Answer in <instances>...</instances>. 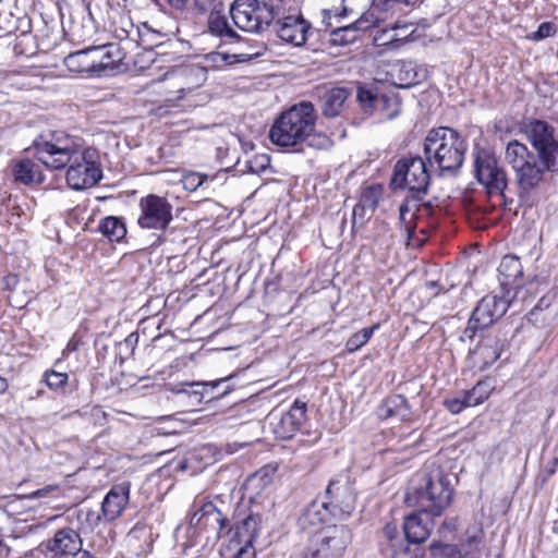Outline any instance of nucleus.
Segmentation results:
<instances>
[{
	"instance_id": "f257e3e1",
	"label": "nucleus",
	"mask_w": 558,
	"mask_h": 558,
	"mask_svg": "<svg viewBox=\"0 0 558 558\" xmlns=\"http://www.w3.org/2000/svg\"><path fill=\"white\" fill-rule=\"evenodd\" d=\"M36 158L48 169L68 167L66 183L76 191L95 186L102 179L99 151L82 138L63 131L38 136L33 143Z\"/></svg>"
},
{
	"instance_id": "f03ea898",
	"label": "nucleus",
	"mask_w": 558,
	"mask_h": 558,
	"mask_svg": "<svg viewBox=\"0 0 558 558\" xmlns=\"http://www.w3.org/2000/svg\"><path fill=\"white\" fill-rule=\"evenodd\" d=\"M456 478L438 465L426 464L411 478L404 501L409 507L438 517L451 502Z\"/></svg>"
},
{
	"instance_id": "7ed1b4c3",
	"label": "nucleus",
	"mask_w": 558,
	"mask_h": 558,
	"mask_svg": "<svg viewBox=\"0 0 558 558\" xmlns=\"http://www.w3.org/2000/svg\"><path fill=\"white\" fill-rule=\"evenodd\" d=\"M316 119L312 102L295 104L275 120L269 138L280 147H294L307 141L308 146L326 148L330 145V140L326 135L314 134Z\"/></svg>"
},
{
	"instance_id": "20e7f679",
	"label": "nucleus",
	"mask_w": 558,
	"mask_h": 558,
	"mask_svg": "<svg viewBox=\"0 0 558 558\" xmlns=\"http://www.w3.org/2000/svg\"><path fill=\"white\" fill-rule=\"evenodd\" d=\"M505 158L514 172L521 198L527 197L531 192L537 190L545 173L554 171L557 166V163L546 165L544 159H539L525 144L517 140L507 144Z\"/></svg>"
},
{
	"instance_id": "39448f33",
	"label": "nucleus",
	"mask_w": 558,
	"mask_h": 558,
	"mask_svg": "<svg viewBox=\"0 0 558 558\" xmlns=\"http://www.w3.org/2000/svg\"><path fill=\"white\" fill-rule=\"evenodd\" d=\"M466 143L460 134L447 126L433 129L424 142V154L430 163H436L445 173H454L463 163Z\"/></svg>"
},
{
	"instance_id": "423d86ee",
	"label": "nucleus",
	"mask_w": 558,
	"mask_h": 558,
	"mask_svg": "<svg viewBox=\"0 0 558 558\" xmlns=\"http://www.w3.org/2000/svg\"><path fill=\"white\" fill-rule=\"evenodd\" d=\"M280 13V0L278 3H268L266 0H234L230 8L234 25L253 34L266 31Z\"/></svg>"
},
{
	"instance_id": "0eeeda50",
	"label": "nucleus",
	"mask_w": 558,
	"mask_h": 558,
	"mask_svg": "<svg viewBox=\"0 0 558 558\" xmlns=\"http://www.w3.org/2000/svg\"><path fill=\"white\" fill-rule=\"evenodd\" d=\"M429 172L421 157H404L393 168L390 187L393 191L407 190L413 201L422 199L429 186Z\"/></svg>"
},
{
	"instance_id": "6e6552de",
	"label": "nucleus",
	"mask_w": 558,
	"mask_h": 558,
	"mask_svg": "<svg viewBox=\"0 0 558 558\" xmlns=\"http://www.w3.org/2000/svg\"><path fill=\"white\" fill-rule=\"evenodd\" d=\"M351 542L348 525H327L314 534L302 558H342Z\"/></svg>"
},
{
	"instance_id": "1a4fd4ad",
	"label": "nucleus",
	"mask_w": 558,
	"mask_h": 558,
	"mask_svg": "<svg viewBox=\"0 0 558 558\" xmlns=\"http://www.w3.org/2000/svg\"><path fill=\"white\" fill-rule=\"evenodd\" d=\"M526 138L546 165L557 163L558 137L555 128L547 121L532 119L524 124Z\"/></svg>"
},
{
	"instance_id": "9d476101",
	"label": "nucleus",
	"mask_w": 558,
	"mask_h": 558,
	"mask_svg": "<svg viewBox=\"0 0 558 558\" xmlns=\"http://www.w3.org/2000/svg\"><path fill=\"white\" fill-rule=\"evenodd\" d=\"M509 302L495 294L485 295L473 310L463 330V338L472 340L478 331L493 325L508 310Z\"/></svg>"
},
{
	"instance_id": "9b49d317",
	"label": "nucleus",
	"mask_w": 558,
	"mask_h": 558,
	"mask_svg": "<svg viewBox=\"0 0 558 558\" xmlns=\"http://www.w3.org/2000/svg\"><path fill=\"white\" fill-rule=\"evenodd\" d=\"M137 223L142 229L165 231L172 221V205L167 198L149 194L138 204Z\"/></svg>"
},
{
	"instance_id": "f8f14e48",
	"label": "nucleus",
	"mask_w": 558,
	"mask_h": 558,
	"mask_svg": "<svg viewBox=\"0 0 558 558\" xmlns=\"http://www.w3.org/2000/svg\"><path fill=\"white\" fill-rule=\"evenodd\" d=\"M474 172L477 181L489 194H502L508 185L507 173L498 165L496 157L487 150H480L474 159Z\"/></svg>"
},
{
	"instance_id": "ddd939ff",
	"label": "nucleus",
	"mask_w": 558,
	"mask_h": 558,
	"mask_svg": "<svg viewBox=\"0 0 558 558\" xmlns=\"http://www.w3.org/2000/svg\"><path fill=\"white\" fill-rule=\"evenodd\" d=\"M326 495L328 500L324 502L333 519L345 520L354 511L355 495L348 483L330 482Z\"/></svg>"
},
{
	"instance_id": "4468645a",
	"label": "nucleus",
	"mask_w": 558,
	"mask_h": 558,
	"mask_svg": "<svg viewBox=\"0 0 558 558\" xmlns=\"http://www.w3.org/2000/svg\"><path fill=\"white\" fill-rule=\"evenodd\" d=\"M110 51L105 53L101 47H93L70 53L64 58V64L71 72H99L110 64L109 60H104L105 58L110 59Z\"/></svg>"
},
{
	"instance_id": "2eb2a0df",
	"label": "nucleus",
	"mask_w": 558,
	"mask_h": 558,
	"mask_svg": "<svg viewBox=\"0 0 558 558\" xmlns=\"http://www.w3.org/2000/svg\"><path fill=\"white\" fill-rule=\"evenodd\" d=\"M130 489L131 484L129 482L113 485L101 502V512L97 513L95 519H92V513H88L87 520L95 523H98L101 519L108 522L114 521L121 515L129 502Z\"/></svg>"
},
{
	"instance_id": "dca6fc26",
	"label": "nucleus",
	"mask_w": 558,
	"mask_h": 558,
	"mask_svg": "<svg viewBox=\"0 0 558 558\" xmlns=\"http://www.w3.org/2000/svg\"><path fill=\"white\" fill-rule=\"evenodd\" d=\"M44 551L50 553L52 558L74 556L82 551V539L80 534L72 527L58 530L53 537L41 543Z\"/></svg>"
},
{
	"instance_id": "f3484780",
	"label": "nucleus",
	"mask_w": 558,
	"mask_h": 558,
	"mask_svg": "<svg viewBox=\"0 0 558 558\" xmlns=\"http://www.w3.org/2000/svg\"><path fill=\"white\" fill-rule=\"evenodd\" d=\"M306 420V403L295 400L290 410L282 414L274 427L278 438L290 439L299 432Z\"/></svg>"
},
{
	"instance_id": "a211bd4d",
	"label": "nucleus",
	"mask_w": 558,
	"mask_h": 558,
	"mask_svg": "<svg viewBox=\"0 0 558 558\" xmlns=\"http://www.w3.org/2000/svg\"><path fill=\"white\" fill-rule=\"evenodd\" d=\"M277 19L275 32L281 40L294 46H302L306 41L310 25L302 17L289 15Z\"/></svg>"
},
{
	"instance_id": "6ab92c4d",
	"label": "nucleus",
	"mask_w": 558,
	"mask_h": 558,
	"mask_svg": "<svg viewBox=\"0 0 558 558\" xmlns=\"http://www.w3.org/2000/svg\"><path fill=\"white\" fill-rule=\"evenodd\" d=\"M430 515L417 510L404 518L403 531L408 543L421 544L429 537L433 529Z\"/></svg>"
},
{
	"instance_id": "aec40b11",
	"label": "nucleus",
	"mask_w": 558,
	"mask_h": 558,
	"mask_svg": "<svg viewBox=\"0 0 558 558\" xmlns=\"http://www.w3.org/2000/svg\"><path fill=\"white\" fill-rule=\"evenodd\" d=\"M380 420L395 418L400 422L409 421L412 416L408 400L402 395H393L386 398L377 409Z\"/></svg>"
},
{
	"instance_id": "412c9836",
	"label": "nucleus",
	"mask_w": 558,
	"mask_h": 558,
	"mask_svg": "<svg viewBox=\"0 0 558 558\" xmlns=\"http://www.w3.org/2000/svg\"><path fill=\"white\" fill-rule=\"evenodd\" d=\"M262 517L258 513H252L243 519L235 527H230L227 532L233 533L231 542H238L239 545L253 546L256 536L259 533Z\"/></svg>"
},
{
	"instance_id": "4be33fe9",
	"label": "nucleus",
	"mask_w": 558,
	"mask_h": 558,
	"mask_svg": "<svg viewBox=\"0 0 558 558\" xmlns=\"http://www.w3.org/2000/svg\"><path fill=\"white\" fill-rule=\"evenodd\" d=\"M504 351V341L497 336H487L481 340L480 344L473 350L472 354L481 368H485L495 363Z\"/></svg>"
},
{
	"instance_id": "5701e85b",
	"label": "nucleus",
	"mask_w": 558,
	"mask_h": 558,
	"mask_svg": "<svg viewBox=\"0 0 558 558\" xmlns=\"http://www.w3.org/2000/svg\"><path fill=\"white\" fill-rule=\"evenodd\" d=\"M330 517L328 508L324 501L315 500L311 502L303 511L299 519V523L303 530L316 534L319 526Z\"/></svg>"
},
{
	"instance_id": "b1692460",
	"label": "nucleus",
	"mask_w": 558,
	"mask_h": 558,
	"mask_svg": "<svg viewBox=\"0 0 558 558\" xmlns=\"http://www.w3.org/2000/svg\"><path fill=\"white\" fill-rule=\"evenodd\" d=\"M349 95V90L343 87H335L326 90L320 99L322 114L325 118L339 116Z\"/></svg>"
},
{
	"instance_id": "393cba45",
	"label": "nucleus",
	"mask_w": 558,
	"mask_h": 558,
	"mask_svg": "<svg viewBox=\"0 0 558 558\" xmlns=\"http://www.w3.org/2000/svg\"><path fill=\"white\" fill-rule=\"evenodd\" d=\"M416 201L407 198L399 207V226L404 231L407 243L411 244L416 228Z\"/></svg>"
},
{
	"instance_id": "a878e982",
	"label": "nucleus",
	"mask_w": 558,
	"mask_h": 558,
	"mask_svg": "<svg viewBox=\"0 0 558 558\" xmlns=\"http://www.w3.org/2000/svg\"><path fill=\"white\" fill-rule=\"evenodd\" d=\"M13 177L15 182L29 185L32 183H40L43 175L38 167L31 159H22L15 163L13 168Z\"/></svg>"
},
{
	"instance_id": "bb28decb",
	"label": "nucleus",
	"mask_w": 558,
	"mask_h": 558,
	"mask_svg": "<svg viewBox=\"0 0 558 558\" xmlns=\"http://www.w3.org/2000/svg\"><path fill=\"white\" fill-rule=\"evenodd\" d=\"M498 271L504 278L501 284H513L523 276L521 262L513 255H507L501 259Z\"/></svg>"
},
{
	"instance_id": "cd10ccee",
	"label": "nucleus",
	"mask_w": 558,
	"mask_h": 558,
	"mask_svg": "<svg viewBox=\"0 0 558 558\" xmlns=\"http://www.w3.org/2000/svg\"><path fill=\"white\" fill-rule=\"evenodd\" d=\"M401 110V99L395 92L381 93L378 98L376 113H379L384 119L392 120L399 116Z\"/></svg>"
},
{
	"instance_id": "c85d7f7f",
	"label": "nucleus",
	"mask_w": 558,
	"mask_h": 558,
	"mask_svg": "<svg viewBox=\"0 0 558 558\" xmlns=\"http://www.w3.org/2000/svg\"><path fill=\"white\" fill-rule=\"evenodd\" d=\"M381 96L378 87L373 85H361L356 90V99L365 113H376L378 98Z\"/></svg>"
},
{
	"instance_id": "c756f323",
	"label": "nucleus",
	"mask_w": 558,
	"mask_h": 558,
	"mask_svg": "<svg viewBox=\"0 0 558 558\" xmlns=\"http://www.w3.org/2000/svg\"><path fill=\"white\" fill-rule=\"evenodd\" d=\"M493 390V380L485 379L477 381L470 390H465L462 393L465 398L466 405L471 408L476 407L487 400Z\"/></svg>"
},
{
	"instance_id": "7c9ffc66",
	"label": "nucleus",
	"mask_w": 558,
	"mask_h": 558,
	"mask_svg": "<svg viewBox=\"0 0 558 558\" xmlns=\"http://www.w3.org/2000/svg\"><path fill=\"white\" fill-rule=\"evenodd\" d=\"M98 229L112 242L121 241L126 234V227L124 222L120 218L113 216L104 218L100 221Z\"/></svg>"
},
{
	"instance_id": "2f4dec72",
	"label": "nucleus",
	"mask_w": 558,
	"mask_h": 558,
	"mask_svg": "<svg viewBox=\"0 0 558 558\" xmlns=\"http://www.w3.org/2000/svg\"><path fill=\"white\" fill-rule=\"evenodd\" d=\"M359 37V33L351 24L339 26L330 32L326 45L329 47L348 46L354 43Z\"/></svg>"
},
{
	"instance_id": "473e14b6",
	"label": "nucleus",
	"mask_w": 558,
	"mask_h": 558,
	"mask_svg": "<svg viewBox=\"0 0 558 558\" xmlns=\"http://www.w3.org/2000/svg\"><path fill=\"white\" fill-rule=\"evenodd\" d=\"M208 28L213 35L219 37H226L230 39L240 38L238 33L229 25L226 16L220 15L219 13H211L209 15Z\"/></svg>"
},
{
	"instance_id": "72a5a7b5",
	"label": "nucleus",
	"mask_w": 558,
	"mask_h": 558,
	"mask_svg": "<svg viewBox=\"0 0 558 558\" xmlns=\"http://www.w3.org/2000/svg\"><path fill=\"white\" fill-rule=\"evenodd\" d=\"M383 192L384 190L380 184H371L362 189L359 202L368 209L369 216L376 210Z\"/></svg>"
},
{
	"instance_id": "f704fd0d",
	"label": "nucleus",
	"mask_w": 558,
	"mask_h": 558,
	"mask_svg": "<svg viewBox=\"0 0 558 558\" xmlns=\"http://www.w3.org/2000/svg\"><path fill=\"white\" fill-rule=\"evenodd\" d=\"M131 29L128 31L126 28H121V34H118L117 36L123 40V39H131L134 41H137L135 38L138 37L140 45H142L144 48H153L154 46H158L157 44H150L149 37L159 36L158 33L151 32L147 29L145 33H141L138 28H135L132 23H130Z\"/></svg>"
},
{
	"instance_id": "c9c22d12",
	"label": "nucleus",
	"mask_w": 558,
	"mask_h": 558,
	"mask_svg": "<svg viewBox=\"0 0 558 558\" xmlns=\"http://www.w3.org/2000/svg\"><path fill=\"white\" fill-rule=\"evenodd\" d=\"M378 328V325H374L372 327L363 328L357 332L353 333L345 342V349L349 352H355L365 345L374 331Z\"/></svg>"
},
{
	"instance_id": "e433bc0d",
	"label": "nucleus",
	"mask_w": 558,
	"mask_h": 558,
	"mask_svg": "<svg viewBox=\"0 0 558 558\" xmlns=\"http://www.w3.org/2000/svg\"><path fill=\"white\" fill-rule=\"evenodd\" d=\"M429 551L433 558H462V550L456 545L432 543Z\"/></svg>"
},
{
	"instance_id": "4c0bfd02",
	"label": "nucleus",
	"mask_w": 558,
	"mask_h": 558,
	"mask_svg": "<svg viewBox=\"0 0 558 558\" xmlns=\"http://www.w3.org/2000/svg\"><path fill=\"white\" fill-rule=\"evenodd\" d=\"M68 373L58 372L56 369H47L43 376V381L49 389L54 391L62 389L68 384Z\"/></svg>"
},
{
	"instance_id": "58836bf2",
	"label": "nucleus",
	"mask_w": 558,
	"mask_h": 558,
	"mask_svg": "<svg viewBox=\"0 0 558 558\" xmlns=\"http://www.w3.org/2000/svg\"><path fill=\"white\" fill-rule=\"evenodd\" d=\"M204 513L206 518L209 520H215L216 527L215 531L218 535H221L225 529L229 527V521L226 515L221 513L219 509H217L213 504H208L204 506Z\"/></svg>"
},
{
	"instance_id": "ea45409f",
	"label": "nucleus",
	"mask_w": 558,
	"mask_h": 558,
	"mask_svg": "<svg viewBox=\"0 0 558 558\" xmlns=\"http://www.w3.org/2000/svg\"><path fill=\"white\" fill-rule=\"evenodd\" d=\"M231 378H232V376H229V377L220 378L218 380L202 384L203 391L201 392V395L203 396L205 393L206 395L210 393L211 395L210 398H221V397L226 396L229 391H231L233 389L230 385H227L221 392L214 393V390L216 388H218L219 386L227 384Z\"/></svg>"
},
{
	"instance_id": "a19ab883",
	"label": "nucleus",
	"mask_w": 558,
	"mask_h": 558,
	"mask_svg": "<svg viewBox=\"0 0 558 558\" xmlns=\"http://www.w3.org/2000/svg\"><path fill=\"white\" fill-rule=\"evenodd\" d=\"M193 0H160V3H155L159 8H168L174 13L183 14L192 7Z\"/></svg>"
},
{
	"instance_id": "79ce46f5",
	"label": "nucleus",
	"mask_w": 558,
	"mask_h": 558,
	"mask_svg": "<svg viewBox=\"0 0 558 558\" xmlns=\"http://www.w3.org/2000/svg\"><path fill=\"white\" fill-rule=\"evenodd\" d=\"M481 539L476 536L469 537L465 543L461 545L462 558H480L478 545Z\"/></svg>"
},
{
	"instance_id": "37998d69",
	"label": "nucleus",
	"mask_w": 558,
	"mask_h": 558,
	"mask_svg": "<svg viewBox=\"0 0 558 558\" xmlns=\"http://www.w3.org/2000/svg\"><path fill=\"white\" fill-rule=\"evenodd\" d=\"M442 403L444 407L452 414H459L465 408H470L466 405L465 398L462 392L458 397L445 399Z\"/></svg>"
},
{
	"instance_id": "c03bdc74",
	"label": "nucleus",
	"mask_w": 558,
	"mask_h": 558,
	"mask_svg": "<svg viewBox=\"0 0 558 558\" xmlns=\"http://www.w3.org/2000/svg\"><path fill=\"white\" fill-rule=\"evenodd\" d=\"M378 19L375 17L373 12H366L362 14L355 22L352 23L357 33L365 32L371 27L375 26Z\"/></svg>"
},
{
	"instance_id": "a18cd8bd",
	"label": "nucleus",
	"mask_w": 558,
	"mask_h": 558,
	"mask_svg": "<svg viewBox=\"0 0 558 558\" xmlns=\"http://www.w3.org/2000/svg\"><path fill=\"white\" fill-rule=\"evenodd\" d=\"M391 558H417V555L410 550L408 542L400 541L398 544H391Z\"/></svg>"
},
{
	"instance_id": "49530a36",
	"label": "nucleus",
	"mask_w": 558,
	"mask_h": 558,
	"mask_svg": "<svg viewBox=\"0 0 558 558\" xmlns=\"http://www.w3.org/2000/svg\"><path fill=\"white\" fill-rule=\"evenodd\" d=\"M555 32H556L555 24L549 23V22H544L538 26L537 31H535L534 33L529 35V38L532 40H542V39L553 36L555 34Z\"/></svg>"
},
{
	"instance_id": "de8ad7c7",
	"label": "nucleus",
	"mask_w": 558,
	"mask_h": 558,
	"mask_svg": "<svg viewBox=\"0 0 558 558\" xmlns=\"http://www.w3.org/2000/svg\"><path fill=\"white\" fill-rule=\"evenodd\" d=\"M205 180H206V175H203L197 172H193V173H190L184 177L183 185L186 190L194 191L198 186H201Z\"/></svg>"
},
{
	"instance_id": "09e8293b",
	"label": "nucleus",
	"mask_w": 558,
	"mask_h": 558,
	"mask_svg": "<svg viewBox=\"0 0 558 558\" xmlns=\"http://www.w3.org/2000/svg\"><path fill=\"white\" fill-rule=\"evenodd\" d=\"M368 213V209L365 208L360 202L354 206L353 213H352V225L353 227L360 221L361 225L364 223L366 219V214Z\"/></svg>"
},
{
	"instance_id": "8fccbe9b",
	"label": "nucleus",
	"mask_w": 558,
	"mask_h": 558,
	"mask_svg": "<svg viewBox=\"0 0 558 558\" xmlns=\"http://www.w3.org/2000/svg\"><path fill=\"white\" fill-rule=\"evenodd\" d=\"M383 535L386 537V539L389 542V545L391 544H398L401 539L397 541L398 537V530L397 525L393 523H387L383 530Z\"/></svg>"
},
{
	"instance_id": "3c124183",
	"label": "nucleus",
	"mask_w": 558,
	"mask_h": 558,
	"mask_svg": "<svg viewBox=\"0 0 558 558\" xmlns=\"http://www.w3.org/2000/svg\"><path fill=\"white\" fill-rule=\"evenodd\" d=\"M398 29H400L399 26H396L395 28H392V34H390L391 32H389V31H384L380 36L375 37V40L379 41V40H381L383 36L389 35L387 40L380 41L378 45L386 46L388 44L393 45L395 43H399V41H401V38L399 37V34L396 33V31H398Z\"/></svg>"
},
{
	"instance_id": "603ef678",
	"label": "nucleus",
	"mask_w": 558,
	"mask_h": 558,
	"mask_svg": "<svg viewBox=\"0 0 558 558\" xmlns=\"http://www.w3.org/2000/svg\"><path fill=\"white\" fill-rule=\"evenodd\" d=\"M232 558H256L254 546L241 545Z\"/></svg>"
},
{
	"instance_id": "864d4df0",
	"label": "nucleus",
	"mask_w": 558,
	"mask_h": 558,
	"mask_svg": "<svg viewBox=\"0 0 558 558\" xmlns=\"http://www.w3.org/2000/svg\"><path fill=\"white\" fill-rule=\"evenodd\" d=\"M399 0H373V9L379 11L391 10Z\"/></svg>"
},
{
	"instance_id": "5fc2aeb1",
	"label": "nucleus",
	"mask_w": 558,
	"mask_h": 558,
	"mask_svg": "<svg viewBox=\"0 0 558 558\" xmlns=\"http://www.w3.org/2000/svg\"><path fill=\"white\" fill-rule=\"evenodd\" d=\"M265 51H266V46L264 44H259V45H257L256 51H254L252 53L244 54V56L247 57L248 59L257 58V57L263 56L265 53Z\"/></svg>"
},
{
	"instance_id": "6e6d98bb",
	"label": "nucleus",
	"mask_w": 558,
	"mask_h": 558,
	"mask_svg": "<svg viewBox=\"0 0 558 558\" xmlns=\"http://www.w3.org/2000/svg\"><path fill=\"white\" fill-rule=\"evenodd\" d=\"M93 548H94L96 554H99L101 551L107 553L111 548V545H109L108 541H106V545L105 546L97 545L96 542L94 541L93 542Z\"/></svg>"
},
{
	"instance_id": "4d7b16f0",
	"label": "nucleus",
	"mask_w": 558,
	"mask_h": 558,
	"mask_svg": "<svg viewBox=\"0 0 558 558\" xmlns=\"http://www.w3.org/2000/svg\"><path fill=\"white\" fill-rule=\"evenodd\" d=\"M199 520H203L204 524L206 526H210L213 530H215V527H216L215 520H209L206 518V514L204 513V507L202 508V515H201Z\"/></svg>"
},
{
	"instance_id": "13d9d810",
	"label": "nucleus",
	"mask_w": 558,
	"mask_h": 558,
	"mask_svg": "<svg viewBox=\"0 0 558 558\" xmlns=\"http://www.w3.org/2000/svg\"><path fill=\"white\" fill-rule=\"evenodd\" d=\"M17 283V278L15 275H10L5 278L7 288L12 289V286Z\"/></svg>"
},
{
	"instance_id": "bf43d9fd",
	"label": "nucleus",
	"mask_w": 558,
	"mask_h": 558,
	"mask_svg": "<svg viewBox=\"0 0 558 558\" xmlns=\"http://www.w3.org/2000/svg\"><path fill=\"white\" fill-rule=\"evenodd\" d=\"M263 478L258 476L257 474L253 475L248 481V486L254 485L255 482H262Z\"/></svg>"
},
{
	"instance_id": "052dcab7",
	"label": "nucleus",
	"mask_w": 558,
	"mask_h": 558,
	"mask_svg": "<svg viewBox=\"0 0 558 558\" xmlns=\"http://www.w3.org/2000/svg\"><path fill=\"white\" fill-rule=\"evenodd\" d=\"M8 388L7 380L0 377V393L4 392Z\"/></svg>"
},
{
	"instance_id": "680f3d73",
	"label": "nucleus",
	"mask_w": 558,
	"mask_h": 558,
	"mask_svg": "<svg viewBox=\"0 0 558 558\" xmlns=\"http://www.w3.org/2000/svg\"><path fill=\"white\" fill-rule=\"evenodd\" d=\"M418 0H399L398 3H404L405 5H414Z\"/></svg>"
},
{
	"instance_id": "e2e57ef3",
	"label": "nucleus",
	"mask_w": 558,
	"mask_h": 558,
	"mask_svg": "<svg viewBox=\"0 0 558 558\" xmlns=\"http://www.w3.org/2000/svg\"><path fill=\"white\" fill-rule=\"evenodd\" d=\"M323 15H324V21L326 19H330L331 17V14H330V11L329 10H323Z\"/></svg>"
},
{
	"instance_id": "0e129e2a",
	"label": "nucleus",
	"mask_w": 558,
	"mask_h": 558,
	"mask_svg": "<svg viewBox=\"0 0 558 558\" xmlns=\"http://www.w3.org/2000/svg\"><path fill=\"white\" fill-rule=\"evenodd\" d=\"M347 14V9L344 8L340 13L336 14L337 19H340Z\"/></svg>"
},
{
	"instance_id": "69168bd1",
	"label": "nucleus",
	"mask_w": 558,
	"mask_h": 558,
	"mask_svg": "<svg viewBox=\"0 0 558 558\" xmlns=\"http://www.w3.org/2000/svg\"><path fill=\"white\" fill-rule=\"evenodd\" d=\"M5 548V545L0 541V554L2 553V549Z\"/></svg>"
},
{
	"instance_id": "338daca9",
	"label": "nucleus",
	"mask_w": 558,
	"mask_h": 558,
	"mask_svg": "<svg viewBox=\"0 0 558 558\" xmlns=\"http://www.w3.org/2000/svg\"><path fill=\"white\" fill-rule=\"evenodd\" d=\"M381 228L386 230V229H388V225H387V223H385V222H383V223H381Z\"/></svg>"
},
{
	"instance_id": "774afa93",
	"label": "nucleus",
	"mask_w": 558,
	"mask_h": 558,
	"mask_svg": "<svg viewBox=\"0 0 558 558\" xmlns=\"http://www.w3.org/2000/svg\"><path fill=\"white\" fill-rule=\"evenodd\" d=\"M41 395H43V390H38V391L36 392V397H37V398H38V397H40Z\"/></svg>"
}]
</instances>
